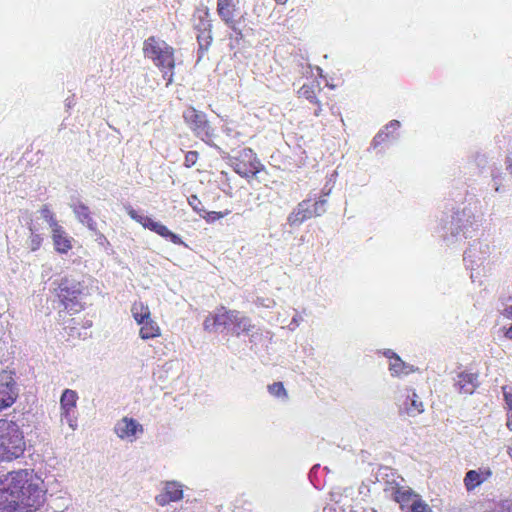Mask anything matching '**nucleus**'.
<instances>
[{
  "label": "nucleus",
  "instance_id": "9",
  "mask_svg": "<svg viewBox=\"0 0 512 512\" xmlns=\"http://www.w3.org/2000/svg\"><path fill=\"white\" fill-rule=\"evenodd\" d=\"M77 400V392L71 389H65L60 398L61 420L66 421L72 430L77 428V419L74 415Z\"/></svg>",
  "mask_w": 512,
  "mask_h": 512
},
{
  "label": "nucleus",
  "instance_id": "15",
  "mask_svg": "<svg viewBox=\"0 0 512 512\" xmlns=\"http://www.w3.org/2000/svg\"><path fill=\"white\" fill-rule=\"evenodd\" d=\"M70 207L72 208L79 222H81L83 225H86L89 230L96 231L97 224L92 218L89 208L85 204L82 202H77L71 204Z\"/></svg>",
  "mask_w": 512,
  "mask_h": 512
},
{
  "label": "nucleus",
  "instance_id": "45",
  "mask_svg": "<svg viewBox=\"0 0 512 512\" xmlns=\"http://www.w3.org/2000/svg\"><path fill=\"white\" fill-rule=\"evenodd\" d=\"M234 512H239V511H234Z\"/></svg>",
  "mask_w": 512,
  "mask_h": 512
},
{
  "label": "nucleus",
  "instance_id": "20",
  "mask_svg": "<svg viewBox=\"0 0 512 512\" xmlns=\"http://www.w3.org/2000/svg\"><path fill=\"white\" fill-rule=\"evenodd\" d=\"M217 11L223 21L229 25L233 23V0H217Z\"/></svg>",
  "mask_w": 512,
  "mask_h": 512
},
{
  "label": "nucleus",
  "instance_id": "21",
  "mask_svg": "<svg viewBox=\"0 0 512 512\" xmlns=\"http://www.w3.org/2000/svg\"><path fill=\"white\" fill-rule=\"evenodd\" d=\"M209 10L207 7L198 9L194 14V28L199 32L211 30V23L208 19Z\"/></svg>",
  "mask_w": 512,
  "mask_h": 512
},
{
  "label": "nucleus",
  "instance_id": "17",
  "mask_svg": "<svg viewBox=\"0 0 512 512\" xmlns=\"http://www.w3.org/2000/svg\"><path fill=\"white\" fill-rule=\"evenodd\" d=\"M386 356L389 359V370L393 376H403L410 374L413 369L407 365L397 354L389 351Z\"/></svg>",
  "mask_w": 512,
  "mask_h": 512
},
{
  "label": "nucleus",
  "instance_id": "31",
  "mask_svg": "<svg viewBox=\"0 0 512 512\" xmlns=\"http://www.w3.org/2000/svg\"><path fill=\"white\" fill-rule=\"evenodd\" d=\"M268 390H269L270 394H272L275 397H278V398H286L287 397V392H286L282 382H274L273 384L268 386Z\"/></svg>",
  "mask_w": 512,
  "mask_h": 512
},
{
  "label": "nucleus",
  "instance_id": "18",
  "mask_svg": "<svg viewBox=\"0 0 512 512\" xmlns=\"http://www.w3.org/2000/svg\"><path fill=\"white\" fill-rule=\"evenodd\" d=\"M418 497L411 488L409 487H396L393 491V500L400 505L401 509L410 507L414 499Z\"/></svg>",
  "mask_w": 512,
  "mask_h": 512
},
{
  "label": "nucleus",
  "instance_id": "16",
  "mask_svg": "<svg viewBox=\"0 0 512 512\" xmlns=\"http://www.w3.org/2000/svg\"><path fill=\"white\" fill-rule=\"evenodd\" d=\"M317 91H321V89L318 86L304 84L298 90V97L304 98L308 100L310 103L316 105L317 108L314 111V115L318 117L321 115L322 107L320 100L317 97Z\"/></svg>",
  "mask_w": 512,
  "mask_h": 512
},
{
  "label": "nucleus",
  "instance_id": "37",
  "mask_svg": "<svg viewBox=\"0 0 512 512\" xmlns=\"http://www.w3.org/2000/svg\"><path fill=\"white\" fill-rule=\"evenodd\" d=\"M166 239H169L172 243L177 244V245L184 244L183 241L181 240V238L177 234H175L171 231L169 232V236H167Z\"/></svg>",
  "mask_w": 512,
  "mask_h": 512
},
{
  "label": "nucleus",
  "instance_id": "44",
  "mask_svg": "<svg viewBox=\"0 0 512 512\" xmlns=\"http://www.w3.org/2000/svg\"><path fill=\"white\" fill-rule=\"evenodd\" d=\"M275 1L279 4H285L287 2V0H275Z\"/></svg>",
  "mask_w": 512,
  "mask_h": 512
},
{
  "label": "nucleus",
  "instance_id": "6",
  "mask_svg": "<svg viewBox=\"0 0 512 512\" xmlns=\"http://www.w3.org/2000/svg\"><path fill=\"white\" fill-rule=\"evenodd\" d=\"M236 317L237 311L226 310L224 307H221L217 309L214 314L206 317L203 326L204 329L209 332L227 331V333H230L233 322L236 321Z\"/></svg>",
  "mask_w": 512,
  "mask_h": 512
},
{
  "label": "nucleus",
  "instance_id": "41",
  "mask_svg": "<svg viewBox=\"0 0 512 512\" xmlns=\"http://www.w3.org/2000/svg\"><path fill=\"white\" fill-rule=\"evenodd\" d=\"M506 165H507V170L512 173V158L508 157L507 159V162H506Z\"/></svg>",
  "mask_w": 512,
  "mask_h": 512
},
{
  "label": "nucleus",
  "instance_id": "8",
  "mask_svg": "<svg viewBox=\"0 0 512 512\" xmlns=\"http://www.w3.org/2000/svg\"><path fill=\"white\" fill-rule=\"evenodd\" d=\"M19 394L18 385L11 373L0 374V410L10 407Z\"/></svg>",
  "mask_w": 512,
  "mask_h": 512
},
{
  "label": "nucleus",
  "instance_id": "33",
  "mask_svg": "<svg viewBox=\"0 0 512 512\" xmlns=\"http://www.w3.org/2000/svg\"><path fill=\"white\" fill-rule=\"evenodd\" d=\"M188 203L193 208L194 211H196L198 213L205 212L201 201L198 199V197L196 195H191L188 198Z\"/></svg>",
  "mask_w": 512,
  "mask_h": 512
},
{
  "label": "nucleus",
  "instance_id": "24",
  "mask_svg": "<svg viewBox=\"0 0 512 512\" xmlns=\"http://www.w3.org/2000/svg\"><path fill=\"white\" fill-rule=\"evenodd\" d=\"M131 312L137 324H141L145 320L151 318L149 308L147 306H144L143 303L141 302L134 303L131 308Z\"/></svg>",
  "mask_w": 512,
  "mask_h": 512
},
{
  "label": "nucleus",
  "instance_id": "28",
  "mask_svg": "<svg viewBox=\"0 0 512 512\" xmlns=\"http://www.w3.org/2000/svg\"><path fill=\"white\" fill-rule=\"evenodd\" d=\"M485 512H512V502L509 500L493 502Z\"/></svg>",
  "mask_w": 512,
  "mask_h": 512
},
{
  "label": "nucleus",
  "instance_id": "2",
  "mask_svg": "<svg viewBox=\"0 0 512 512\" xmlns=\"http://www.w3.org/2000/svg\"><path fill=\"white\" fill-rule=\"evenodd\" d=\"M145 57L150 58L154 64L162 70L166 85L173 82V69L175 66L174 50L165 41L155 37H149L143 45Z\"/></svg>",
  "mask_w": 512,
  "mask_h": 512
},
{
  "label": "nucleus",
  "instance_id": "27",
  "mask_svg": "<svg viewBox=\"0 0 512 512\" xmlns=\"http://www.w3.org/2000/svg\"><path fill=\"white\" fill-rule=\"evenodd\" d=\"M125 210L133 220L140 223L144 228H151L154 220H152L150 217L139 214L138 211H136L131 205H126Z\"/></svg>",
  "mask_w": 512,
  "mask_h": 512
},
{
  "label": "nucleus",
  "instance_id": "42",
  "mask_svg": "<svg viewBox=\"0 0 512 512\" xmlns=\"http://www.w3.org/2000/svg\"><path fill=\"white\" fill-rule=\"evenodd\" d=\"M505 336L512 340V325L509 327V329L506 331Z\"/></svg>",
  "mask_w": 512,
  "mask_h": 512
},
{
  "label": "nucleus",
  "instance_id": "32",
  "mask_svg": "<svg viewBox=\"0 0 512 512\" xmlns=\"http://www.w3.org/2000/svg\"><path fill=\"white\" fill-rule=\"evenodd\" d=\"M149 230L157 233L158 235H160L163 238H167V236H169V232H170V230L165 225H163L160 222H156V221L153 222V224Z\"/></svg>",
  "mask_w": 512,
  "mask_h": 512
},
{
  "label": "nucleus",
  "instance_id": "30",
  "mask_svg": "<svg viewBox=\"0 0 512 512\" xmlns=\"http://www.w3.org/2000/svg\"><path fill=\"white\" fill-rule=\"evenodd\" d=\"M411 512H432L431 507L419 496L410 505Z\"/></svg>",
  "mask_w": 512,
  "mask_h": 512
},
{
  "label": "nucleus",
  "instance_id": "11",
  "mask_svg": "<svg viewBox=\"0 0 512 512\" xmlns=\"http://www.w3.org/2000/svg\"><path fill=\"white\" fill-rule=\"evenodd\" d=\"M183 498L182 486L175 481L166 482L160 494L155 497V502L165 506L170 502H176Z\"/></svg>",
  "mask_w": 512,
  "mask_h": 512
},
{
  "label": "nucleus",
  "instance_id": "25",
  "mask_svg": "<svg viewBox=\"0 0 512 512\" xmlns=\"http://www.w3.org/2000/svg\"><path fill=\"white\" fill-rule=\"evenodd\" d=\"M30 237L26 242L27 247L31 251H36L40 248L43 238L37 233L38 229L33 222L29 224Z\"/></svg>",
  "mask_w": 512,
  "mask_h": 512
},
{
  "label": "nucleus",
  "instance_id": "39",
  "mask_svg": "<svg viewBox=\"0 0 512 512\" xmlns=\"http://www.w3.org/2000/svg\"><path fill=\"white\" fill-rule=\"evenodd\" d=\"M506 426L510 431H512V411L507 412Z\"/></svg>",
  "mask_w": 512,
  "mask_h": 512
},
{
  "label": "nucleus",
  "instance_id": "5",
  "mask_svg": "<svg viewBox=\"0 0 512 512\" xmlns=\"http://www.w3.org/2000/svg\"><path fill=\"white\" fill-rule=\"evenodd\" d=\"M326 204L327 200L323 196L314 200L304 199L288 215L287 222L291 227H295L311 218L320 217L326 213Z\"/></svg>",
  "mask_w": 512,
  "mask_h": 512
},
{
  "label": "nucleus",
  "instance_id": "1",
  "mask_svg": "<svg viewBox=\"0 0 512 512\" xmlns=\"http://www.w3.org/2000/svg\"><path fill=\"white\" fill-rule=\"evenodd\" d=\"M0 488L2 512H35L45 502L43 480L30 469L12 471Z\"/></svg>",
  "mask_w": 512,
  "mask_h": 512
},
{
  "label": "nucleus",
  "instance_id": "36",
  "mask_svg": "<svg viewBox=\"0 0 512 512\" xmlns=\"http://www.w3.org/2000/svg\"><path fill=\"white\" fill-rule=\"evenodd\" d=\"M208 222H214L215 220H218L223 217V214L221 212H206V215L203 216Z\"/></svg>",
  "mask_w": 512,
  "mask_h": 512
},
{
  "label": "nucleus",
  "instance_id": "26",
  "mask_svg": "<svg viewBox=\"0 0 512 512\" xmlns=\"http://www.w3.org/2000/svg\"><path fill=\"white\" fill-rule=\"evenodd\" d=\"M212 41L211 30L202 31L197 34V42L199 45L198 49V60H200L203 54L208 50Z\"/></svg>",
  "mask_w": 512,
  "mask_h": 512
},
{
  "label": "nucleus",
  "instance_id": "12",
  "mask_svg": "<svg viewBox=\"0 0 512 512\" xmlns=\"http://www.w3.org/2000/svg\"><path fill=\"white\" fill-rule=\"evenodd\" d=\"M492 471L489 467H480L477 470H469L464 477V486L468 492H471L489 480Z\"/></svg>",
  "mask_w": 512,
  "mask_h": 512
},
{
  "label": "nucleus",
  "instance_id": "29",
  "mask_svg": "<svg viewBox=\"0 0 512 512\" xmlns=\"http://www.w3.org/2000/svg\"><path fill=\"white\" fill-rule=\"evenodd\" d=\"M39 212L41 214V217L48 223L51 229L59 225L57 220L55 219L54 213L48 208L47 205H44Z\"/></svg>",
  "mask_w": 512,
  "mask_h": 512
},
{
  "label": "nucleus",
  "instance_id": "13",
  "mask_svg": "<svg viewBox=\"0 0 512 512\" xmlns=\"http://www.w3.org/2000/svg\"><path fill=\"white\" fill-rule=\"evenodd\" d=\"M478 374L462 372L457 376L455 386L459 393L470 395L478 387Z\"/></svg>",
  "mask_w": 512,
  "mask_h": 512
},
{
  "label": "nucleus",
  "instance_id": "38",
  "mask_svg": "<svg viewBox=\"0 0 512 512\" xmlns=\"http://www.w3.org/2000/svg\"><path fill=\"white\" fill-rule=\"evenodd\" d=\"M508 300H512V297H510ZM501 315L506 319H512V304L503 309L501 311Z\"/></svg>",
  "mask_w": 512,
  "mask_h": 512
},
{
  "label": "nucleus",
  "instance_id": "22",
  "mask_svg": "<svg viewBox=\"0 0 512 512\" xmlns=\"http://www.w3.org/2000/svg\"><path fill=\"white\" fill-rule=\"evenodd\" d=\"M251 320L247 317L243 316L240 312L237 311L236 321L233 322V326L231 328V334H235L240 336L241 334H248L250 328H252Z\"/></svg>",
  "mask_w": 512,
  "mask_h": 512
},
{
  "label": "nucleus",
  "instance_id": "10",
  "mask_svg": "<svg viewBox=\"0 0 512 512\" xmlns=\"http://www.w3.org/2000/svg\"><path fill=\"white\" fill-rule=\"evenodd\" d=\"M114 431L119 438L132 441L143 433V426L133 418L124 417L116 423Z\"/></svg>",
  "mask_w": 512,
  "mask_h": 512
},
{
  "label": "nucleus",
  "instance_id": "14",
  "mask_svg": "<svg viewBox=\"0 0 512 512\" xmlns=\"http://www.w3.org/2000/svg\"><path fill=\"white\" fill-rule=\"evenodd\" d=\"M54 247L59 253H67L72 248L71 238L62 226L57 225L51 229Z\"/></svg>",
  "mask_w": 512,
  "mask_h": 512
},
{
  "label": "nucleus",
  "instance_id": "35",
  "mask_svg": "<svg viewBox=\"0 0 512 512\" xmlns=\"http://www.w3.org/2000/svg\"><path fill=\"white\" fill-rule=\"evenodd\" d=\"M197 159H198V152H196V151H189L185 155L184 165L187 168H190L193 165H195Z\"/></svg>",
  "mask_w": 512,
  "mask_h": 512
},
{
  "label": "nucleus",
  "instance_id": "40",
  "mask_svg": "<svg viewBox=\"0 0 512 512\" xmlns=\"http://www.w3.org/2000/svg\"><path fill=\"white\" fill-rule=\"evenodd\" d=\"M383 138H384V135H383V134H381V133L377 134V135L374 137V139H373V145H374V147H376V146L380 143V141H381V140H383Z\"/></svg>",
  "mask_w": 512,
  "mask_h": 512
},
{
  "label": "nucleus",
  "instance_id": "43",
  "mask_svg": "<svg viewBox=\"0 0 512 512\" xmlns=\"http://www.w3.org/2000/svg\"><path fill=\"white\" fill-rule=\"evenodd\" d=\"M73 105H74L73 99H70V98L66 99V106L68 108L72 107Z\"/></svg>",
  "mask_w": 512,
  "mask_h": 512
},
{
  "label": "nucleus",
  "instance_id": "23",
  "mask_svg": "<svg viewBox=\"0 0 512 512\" xmlns=\"http://www.w3.org/2000/svg\"><path fill=\"white\" fill-rule=\"evenodd\" d=\"M405 412L409 416H415L424 411L423 403L418 399L417 395L413 392L408 395L405 402Z\"/></svg>",
  "mask_w": 512,
  "mask_h": 512
},
{
  "label": "nucleus",
  "instance_id": "3",
  "mask_svg": "<svg viewBox=\"0 0 512 512\" xmlns=\"http://www.w3.org/2000/svg\"><path fill=\"white\" fill-rule=\"evenodd\" d=\"M53 284L57 285L56 295L67 311L76 313L84 308L81 302L84 285L80 281L66 276Z\"/></svg>",
  "mask_w": 512,
  "mask_h": 512
},
{
  "label": "nucleus",
  "instance_id": "19",
  "mask_svg": "<svg viewBox=\"0 0 512 512\" xmlns=\"http://www.w3.org/2000/svg\"><path fill=\"white\" fill-rule=\"evenodd\" d=\"M139 325L141 326L139 335H140L141 339H143V340L153 339V338L159 337L161 334L160 327L151 318L148 320H145L144 322H142Z\"/></svg>",
  "mask_w": 512,
  "mask_h": 512
},
{
  "label": "nucleus",
  "instance_id": "4",
  "mask_svg": "<svg viewBox=\"0 0 512 512\" xmlns=\"http://www.w3.org/2000/svg\"><path fill=\"white\" fill-rule=\"evenodd\" d=\"M4 424L7 425V428L6 433L1 436L0 460L12 461L23 455L25 441L17 425L7 422Z\"/></svg>",
  "mask_w": 512,
  "mask_h": 512
},
{
  "label": "nucleus",
  "instance_id": "7",
  "mask_svg": "<svg viewBox=\"0 0 512 512\" xmlns=\"http://www.w3.org/2000/svg\"><path fill=\"white\" fill-rule=\"evenodd\" d=\"M183 118L197 137L204 140L212 136L210 125L203 112L189 107L183 112Z\"/></svg>",
  "mask_w": 512,
  "mask_h": 512
},
{
  "label": "nucleus",
  "instance_id": "34",
  "mask_svg": "<svg viewBox=\"0 0 512 512\" xmlns=\"http://www.w3.org/2000/svg\"><path fill=\"white\" fill-rule=\"evenodd\" d=\"M504 400L507 405L508 411H512V387L510 386H503L502 387Z\"/></svg>",
  "mask_w": 512,
  "mask_h": 512
}]
</instances>
